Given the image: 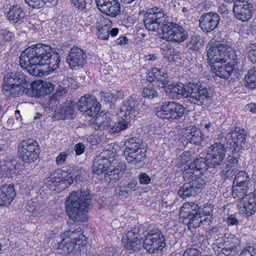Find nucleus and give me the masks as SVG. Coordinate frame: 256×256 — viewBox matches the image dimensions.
Returning a JSON list of instances; mask_svg holds the SVG:
<instances>
[{
  "label": "nucleus",
  "mask_w": 256,
  "mask_h": 256,
  "mask_svg": "<svg viewBox=\"0 0 256 256\" xmlns=\"http://www.w3.org/2000/svg\"><path fill=\"white\" fill-rule=\"evenodd\" d=\"M122 249L120 247L110 246L107 248L106 252L108 256H120Z\"/></svg>",
  "instance_id": "nucleus-54"
},
{
  "label": "nucleus",
  "mask_w": 256,
  "mask_h": 256,
  "mask_svg": "<svg viewBox=\"0 0 256 256\" xmlns=\"http://www.w3.org/2000/svg\"><path fill=\"white\" fill-rule=\"evenodd\" d=\"M96 18V28L97 29L110 28L112 26V22L108 18L98 14L95 16Z\"/></svg>",
  "instance_id": "nucleus-44"
},
{
  "label": "nucleus",
  "mask_w": 256,
  "mask_h": 256,
  "mask_svg": "<svg viewBox=\"0 0 256 256\" xmlns=\"http://www.w3.org/2000/svg\"><path fill=\"white\" fill-rule=\"evenodd\" d=\"M147 80L154 86L162 88L169 98L172 100L184 98L191 104L198 106L208 104L210 94L206 85L201 82L192 80L186 85L182 83L169 84L168 76L165 70L157 68L148 72Z\"/></svg>",
  "instance_id": "nucleus-1"
},
{
  "label": "nucleus",
  "mask_w": 256,
  "mask_h": 256,
  "mask_svg": "<svg viewBox=\"0 0 256 256\" xmlns=\"http://www.w3.org/2000/svg\"><path fill=\"white\" fill-rule=\"evenodd\" d=\"M32 88L33 94L40 97L51 92L54 86L50 82L39 80L32 82Z\"/></svg>",
  "instance_id": "nucleus-32"
},
{
  "label": "nucleus",
  "mask_w": 256,
  "mask_h": 256,
  "mask_svg": "<svg viewBox=\"0 0 256 256\" xmlns=\"http://www.w3.org/2000/svg\"><path fill=\"white\" fill-rule=\"evenodd\" d=\"M226 221L228 226H237V225L238 224V219L236 218V215L234 214H231L228 216Z\"/></svg>",
  "instance_id": "nucleus-62"
},
{
  "label": "nucleus",
  "mask_w": 256,
  "mask_h": 256,
  "mask_svg": "<svg viewBox=\"0 0 256 256\" xmlns=\"http://www.w3.org/2000/svg\"><path fill=\"white\" fill-rule=\"evenodd\" d=\"M218 40L220 44L218 46L224 47V49L227 50L228 52L234 54V52H235L232 47V40L228 36L227 34L224 32H220L219 34Z\"/></svg>",
  "instance_id": "nucleus-37"
},
{
  "label": "nucleus",
  "mask_w": 256,
  "mask_h": 256,
  "mask_svg": "<svg viewBox=\"0 0 256 256\" xmlns=\"http://www.w3.org/2000/svg\"><path fill=\"white\" fill-rule=\"evenodd\" d=\"M220 21V16L214 12L204 14L199 18V26L206 34L214 30L218 26Z\"/></svg>",
  "instance_id": "nucleus-18"
},
{
  "label": "nucleus",
  "mask_w": 256,
  "mask_h": 256,
  "mask_svg": "<svg viewBox=\"0 0 256 256\" xmlns=\"http://www.w3.org/2000/svg\"><path fill=\"white\" fill-rule=\"evenodd\" d=\"M187 135L185 138L186 140L190 144L198 145L200 144L204 138V136L199 128L196 126H192L191 128L186 130Z\"/></svg>",
  "instance_id": "nucleus-34"
},
{
  "label": "nucleus",
  "mask_w": 256,
  "mask_h": 256,
  "mask_svg": "<svg viewBox=\"0 0 256 256\" xmlns=\"http://www.w3.org/2000/svg\"><path fill=\"white\" fill-rule=\"evenodd\" d=\"M110 152L108 150H104L94 158L92 167L94 174L99 176L108 170L111 165L110 158L108 156Z\"/></svg>",
  "instance_id": "nucleus-19"
},
{
  "label": "nucleus",
  "mask_w": 256,
  "mask_h": 256,
  "mask_svg": "<svg viewBox=\"0 0 256 256\" xmlns=\"http://www.w3.org/2000/svg\"><path fill=\"white\" fill-rule=\"evenodd\" d=\"M72 4L80 10H83L86 8V0H70Z\"/></svg>",
  "instance_id": "nucleus-61"
},
{
  "label": "nucleus",
  "mask_w": 256,
  "mask_h": 256,
  "mask_svg": "<svg viewBox=\"0 0 256 256\" xmlns=\"http://www.w3.org/2000/svg\"><path fill=\"white\" fill-rule=\"evenodd\" d=\"M122 173L118 168H115L108 172L104 176V178L108 182H115L122 176Z\"/></svg>",
  "instance_id": "nucleus-45"
},
{
  "label": "nucleus",
  "mask_w": 256,
  "mask_h": 256,
  "mask_svg": "<svg viewBox=\"0 0 256 256\" xmlns=\"http://www.w3.org/2000/svg\"><path fill=\"white\" fill-rule=\"evenodd\" d=\"M110 28L97 29L98 38L101 40H107L109 38Z\"/></svg>",
  "instance_id": "nucleus-56"
},
{
  "label": "nucleus",
  "mask_w": 256,
  "mask_h": 256,
  "mask_svg": "<svg viewBox=\"0 0 256 256\" xmlns=\"http://www.w3.org/2000/svg\"><path fill=\"white\" fill-rule=\"evenodd\" d=\"M226 246L218 253L219 256H236L240 249V242L238 238L234 235L228 236Z\"/></svg>",
  "instance_id": "nucleus-24"
},
{
  "label": "nucleus",
  "mask_w": 256,
  "mask_h": 256,
  "mask_svg": "<svg viewBox=\"0 0 256 256\" xmlns=\"http://www.w3.org/2000/svg\"><path fill=\"white\" fill-rule=\"evenodd\" d=\"M174 102H166L162 104L160 110L156 111V116L162 119H172L173 115Z\"/></svg>",
  "instance_id": "nucleus-35"
},
{
  "label": "nucleus",
  "mask_w": 256,
  "mask_h": 256,
  "mask_svg": "<svg viewBox=\"0 0 256 256\" xmlns=\"http://www.w3.org/2000/svg\"><path fill=\"white\" fill-rule=\"evenodd\" d=\"M122 242L124 248L126 250L129 251L130 253H134L138 250L141 247L142 242L140 241L128 240L122 239Z\"/></svg>",
  "instance_id": "nucleus-42"
},
{
  "label": "nucleus",
  "mask_w": 256,
  "mask_h": 256,
  "mask_svg": "<svg viewBox=\"0 0 256 256\" xmlns=\"http://www.w3.org/2000/svg\"><path fill=\"white\" fill-rule=\"evenodd\" d=\"M75 106V102L66 101L59 108L55 110V112H56L60 114L62 119H71L74 114Z\"/></svg>",
  "instance_id": "nucleus-33"
},
{
  "label": "nucleus",
  "mask_w": 256,
  "mask_h": 256,
  "mask_svg": "<svg viewBox=\"0 0 256 256\" xmlns=\"http://www.w3.org/2000/svg\"><path fill=\"white\" fill-rule=\"evenodd\" d=\"M218 141L211 146V152L206 156L210 168H218L222 164L226 156V148L223 144Z\"/></svg>",
  "instance_id": "nucleus-13"
},
{
  "label": "nucleus",
  "mask_w": 256,
  "mask_h": 256,
  "mask_svg": "<svg viewBox=\"0 0 256 256\" xmlns=\"http://www.w3.org/2000/svg\"><path fill=\"white\" fill-rule=\"evenodd\" d=\"M86 56L84 52L77 46H73L67 56L66 60L72 70H76L86 62Z\"/></svg>",
  "instance_id": "nucleus-23"
},
{
  "label": "nucleus",
  "mask_w": 256,
  "mask_h": 256,
  "mask_svg": "<svg viewBox=\"0 0 256 256\" xmlns=\"http://www.w3.org/2000/svg\"><path fill=\"white\" fill-rule=\"evenodd\" d=\"M138 188V182L135 180H129L122 182L120 183L119 189L116 191V194L124 197H128L132 194L133 192Z\"/></svg>",
  "instance_id": "nucleus-31"
},
{
  "label": "nucleus",
  "mask_w": 256,
  "mask_h": 256,
  "mask_svg": "<svg viewBox=\"0 0 256 256\" xmlns=\"http://www.w3.org/2000/svg\"><path fill=\"white\" fill-rule=\"evenodd\" d=\"M142 94L144 97H147L149 98H153L158 96V92L153 87L149 85L143 88Z\"/></svg>",
  "instance_id": "nucleus-51"
},
{
  "label": "nucleus",
  "mask_w": 256,
  "mask_h": 256,
  "mask_svg": "<svg viewBox=\"0 0 256 256\" xmlns=\"http://www.w3.org/2000/svg\"><path fill=\"white\" fill-rule=\"evenodd\" d=\"M66 211L69 218L74 222H84L86 213L90 208L91 198L88 190L72 192L67 200Z\"/></svg>",
  "instance_id": "nucleus-4"
},
{
  "label": "nucleus",
  "mask_w": 256,
  "mask_h": 256,
  "mask_svg": "<svg viewBox=\"0 0 256 256\" xmlns=\"http://www.w3.org/2000/svg\"><path fill=\"white\" fill-rule=\"evenodd\" d=\"M143 21L146 29L156 32L160 38L166 41L180 42L188 38V32L182 26L166 22L164 10L159 7L148 8L144 14Z\"/></svg>",
  "instance_id": "nucleus-3"
},
{
  "label": "nucleus",
  "mask_w": 256,
  "mask_h": 256,
  "mask_svg": "<svg viewBox=\"0 0 256 256\" xmlns=\"http://www.w3.org/2000/svg\"><path fill=\"white\" fill-rule=\"evenodd\" d=\"M240 64L227 62L226 64L223 66L220 64L214 65L212 70L216 76L227 80L232 74L236 75L238 73Z\"/></svg>",
  "instance_id": "nucleus-22"
},
{
  "label": "nucleus",
  "mask_w": 256,
  "mask_h": 256,
  "mask_svg": "<svg viewBox=\"0 0 256 256\" xmlns=\"http://www.w3.org/2000/svg\"><path fill=\"white\" fill-rule=\"evenodd\" d=\"M248 48L250 59L252 63L256 64V43L250 44Z\"/></svg>",
  "instance_id": "nucleus-57"
},
{
  "label": "nucleus",
  "mask_w": 256,
  "mask_h": 256,
  "mask_svg": "<svg viewBox=\"0 0 256 256\" xmlns=\"http://www.w3.org/2000/svg\"><path fill=\"white\" fill-rule=\"evenodd\" d=\"M101 98L105 102L110 103L111 105H113L116 101V96L115 94L110 92H101L100 93Z\"/></svg>",
  "instance_id": "nucleus-50"
},
{
  "label": "nucleus",
  "mask_w": 256,
  "mask_h": 256,
  "mask_svg": "<svg viewBox=\"0 0 256 256\" xmlns=\"http://www.w3.org/2000/svg\"><path fill=\"white\" fill-rule=\"evenodd\" d=\"M86 170L82 168L74 170L70 168L68 170H63L62 176L64 178V183L70 186L72 184L74 180L79 181L86 180Z\"/></svg>",
  "instance_id": "nucleus-25"
},
{
  "label": "nucleus",
  "mask_w": 256,
  "mask_h": 256,
  "mask_svg": "<svg viewBox=\"0 0 256 256\" xmlns=\"http://www.w3.org/2000/svg\"><path fill=\"white\" fill-rule=\"evenodd\" d=\"M240 210L241 212L245 214L247 216H250L256 211V196L254 194L250 193L248 196L242 200L240 204Z\"/></svg>",
  "instance_id": "nucleus-27"
},
{
  "label": "nucleus",
  "mask_w": 256,
  "mask_h": 256,
  "mask_svg": "<svg viewBox=\"0 0 256 256\" xmlns=\"http://www.w3.org/2000/svg\"><path fill=\"white\" fill-rule=\"evenodd\" d=\"M14 186L4 184L0 186V206H8L16 196Z\"/></svg>",
  "instance_id": "nucleus-26"
},
{
  "label": "nucleus",
  "mask_w": 256,
  "mask_h": 256,
  "mask_svg": "<svg viewBox=\"0 0 256 256\" xmlns=\"http://www.w3.org/2000/svg\"><path fill=\"white\" fill-rule=\"evenodd\" d=\"M244 78L247 87L251 89L256 88V66L248 70Z\"/></svg>",
  "instance_id": "nucleus-39"
},
{
  "label": "nucleus",
  "mask_w": 256,
  "mask_h": 256,
  "mask_svg": "<svg viewBox=\"0 0 256 256\" xmlns=\"http://www.w3.org/2000/svg\"><path fill=\"white\" fill-rule=\"evenodd\" d=\"M186 112L185 108L179 103L174 102L172 120H178L182 117Z\"/></svg>",
  "instance_id": "nucleus-46"
},
{
  "label": "nucleus",
  "mask_w": 256,
  "mask_h": 256,
  "mask_svg": "<svg viewBox=\"0 0 256 256\" xmlns=\"http://www.w3.org/2000/svg\"><path fill=\"white\" fill-rule=\"evenodd\" d=\"M233 234H224V236L222 238H216L212 246L214 251L217 252V254L218 255V253H221V250L224 248L226 241L228 240V236H232Z\"/></svg>",
  "instance_id": "nucleus-43"
},
{
  "label": "nucleus",
  "mask_w": 256,
  "mask_h": 256,
  "mask_svg": "<svg viewBox=\"0 0 256 256\" xmlns=\"http://www.w3.org/2000/svg\"><path fill=\"white\" fill-rule=\"evenodd\" d=\"M240 256H256V248L254 246H246L242 250Z\"/></svg>",
  "instance_id": "nucleus-55"
},
{
  "label": "nucleus",
  "mask_w": 256,
  "mask_h": 256,
  "mask_svg": "<svg viewBox=\"0 0 256 256\" xmlns=\"http://www.w3.org/2000/svg\"><path fill=\"white\" fill-rule=\"evenodd\" d=\"M66 237L70 238V240L74 241L76 243H81V244L82 243L83 238H84V236L82 234L81 230L79 228H76L72 231L71 230H66Z\"/></svg>",
  "instance_id": "nucleus-41"
},
{
  "label": "nucleus",
  "mask_w": 256,
  "mask_h": 256,
  "mask_svg": "<svg viewBox=\"0 0 256 256\" xmlns=\"http://www.w3.org/2000/svg\"><path fill=\"white\" fill-rule=\"evenodd\" d=\"M138 98L135 94H132L124 100L120 110V114L124 118L122 120H126L130 124V120L134 119L138 114Z\"/></svg>",
  "instance_id": "nucleus-12"
},
{
  "label": "nucleus",
  "mask_w": 256,
  "mask_h": 256,
  "mask_svg": "<svg viewBox=\"0 0 256 256\" xmlns=\"http://www.w3.org/2000/svg\"><path fill=\"white\" fill-rule=\"evenodd\" d=\"M90 126L96 130H106L110 134H115L126 130L128 127L129 122L120 120L114 122L106 115H99Z\"/></svg>",
  "instance_id": "nucleus-9"
},
{
  "label": "nucleus",
  "mask_w": 256,
  "mask_h": 256,
  "mask_svg": "<svg viewBox=\"0 0 256 256\" xmlns=\"http://www.w3.org/2000/svg\"><path fill=\"white\" fill-rule=\"evenodd\" d=\"M250 178L249 175L244 171H240L236 174L233 182L234 184L248 186Z\"/></svg>",
  "instance_id": "nucleus-40"
},
{
  "label": "nucleus",
  "mask_w": 256,
  "mask_h": 256,
  "mask_svg": "<svg viewBox=\"0 0 256 256\" xmlns=\"http://www.w3.org/2000/svg\"><path fill=\"white\" fill-rule=\"evenodd\" d=\"M122 240L141 242L142 238L140 236L138 230L134 228L130 230H128L126 233V237H123Z\"/></svg>",
  "instance_id": "nucleus-47"
},
{
  "label": "nucleus",
  "mask_w": 256,
  "mask_h": 256,
  "mask_svg": "<svg viewBox=\"0 0 256 256\" xmlns=\"http://www.w3.org/2000/svg\"><path fill=\"white\" fill-rule=\"evenodd\" d=\"M211 216H205L200 215V219L199 220L200 227L202 226L209 225L211 222H210Z\"/></svg>",
  "instance_id": "nucleus-63"
},
{
  "label": "nucleus",
  "mask_w": 256,
  "mask_h": 256,
  "mask_svg": "<svg viewBox=\"0 0 256 256\" xmlns=\"http://www.w3.org/2000/svg\"><path fill=\"white\" fill-rule=\"evenodd\" d=\"M49 181L52 183L58 182L61 180L64 182V178L61 175L60 176V171L58 170H53L51 172L50 176L48 177Z\"/></svg>",
  "instance_id": "nucleus-52"
},
{
  "label": "nucleus",
  "mask_w": 256,
  "mask_h": 256,
  "mask_svg": "<svg viewBox=\"0 0 256 256\" xmlns=\"http://www.w3.org/2000/svg\"><path fill=\"white\" fill-rule=\"evenodd\" d=\"M60 55L54 48L42 43L28 47L20 57V66L34 76L39 74L38 66L46 64L49 71H54L60 67Z\"/></svg>",
  "instance_id": "nucleus-2"
},
{
  "label": "nucleus",
  "mask_w": 256,
  "mask_h": 256,
  "mask_svg": "<svg viewBox=\"0 0 256 256\" xmlns=\"http://www.w3.org/2000/svg\"><path fill=\"white\" fill-rule=\"evenodd\" d=\"M18 152L24 164L34 162L39 158L40 148L36 140L28 139L22 140L19 144Z\"/></svg>",
  "instance_id": "nucleus-10"
},
{
  "label": "nucleus",
  "mask_w": 256,
  "mask_h": 256,
  "mask_svg": "<svg viewBox=\"0 0 256 256\" xmlns=\"http://www.w3.org/2000/svg\"><path fill=\"white\" fill-rule=\"evenodd\" d=\"M248 186L234 184L232 186V196L234 198L238 200H244L246 197L248 196Z\"/></svg>",
  "instance_id": "nucleus-38"
},
{
  "label": "nucleus",
  "mask_w": 256,
  "mask_h": 256,
  "mask_svg": "<svg viewBox=\"0 0 256 256\" xmlns=\"http://www.w3.org/2000/svg\"><path fill=\"white\" fill-rule=\"evenodd\" d=\"M8 16L10 21L12 22L16 25H19L24 22L26 13L20 6H13L10 7Z\"/></svg>",
  "instance_id": "nucleus-30"
},
{
  "label": "nucleus",
  "mask_w": 256,
  "mask_h": 256,
  "mask_svg": "<svg viewBox=\"0 0 256 256\" xmlns=\"http://www.w3.org/2000/svg\"><path fill=\"white\" fill-rule=\"evenodd\" d=\"M60 97L57 95H53L46 102L45 106L50 110H56L58 108V105L60 104Z\"/></svg>",
  "instance_id": "nucleus-49"
},
{
  "label": "nucleus",
  "mask_w": 256,
  "mask_h": 256,
  "mask_svg": "<svg viewBox=\"0 0 256 256\" xmlns=\"http://www.w3.org/2000/svg\"><path fill=\"white\" fill-rule=\"evenodd\" d=\"M183 206L180 212V215L184 218V222L188 224L189 228L200 227L198 223L200 214L198 212V205L191 203Z\"/></svg>",
  "instance_id": "nucleus-14"
},
{
  "label": "nucleus",
  "mask_w": 256,
  "mask_h": 256,
  "mask_svg": "<svg viewBox=\"0 0 256 256\" xmlns=\"http://www.w3.org/2000/svg\"><path fill=\"white\" fill-rule=\"evenodd\" d=\"M98 9L112 18H116L120 12L118 0H95Z\"/></svg>",
  "instance_id": "nucleus-20"
},
{
  "label": "nucleus",
  "mask_w": 256,
  "mask_h": 256,
  "mask_svg": "<svg viewBox=\"0 0 256 256\" xmlns=\"http://www.w3.org/2000/svg\"><path fill=\"white\" fill-rule=\"evenodd\" d=\"M85 146L84 144L81 142L76 144L74 146V150L76 155L82 154L84 150Z\"/></svg>",
  "instance_id": "nucleus-64"
},
{
  "label": "nucleus",
  "mask_w": 256,
  "mask_h": 256,
  "mask_svg": "<svg viewBox=\"0 0 256 256\" xmlns=\"http://www.w3.org/2000/svg\"><path fill=\"white\" fill-rule=\"evenodd\" d=\"M52 77L55 80V81L57 82L58 84H62L64 88L69 86V84L70 83L69 81L70 80H72L71 78L69 80L66 76L62 74L61 72L60 74H56V73H55Z\"/></svg>",
  "instance_id": "nucleus-48"
},
{
  "label": "nucleus",
  "mask_w": 256,
  "mask_h": 256,
  "mask_svg": "<svg viewBox=\"0 0 256 256\" xmlns=\"http://www.w3.org/2000/svg\"><path fill=\"white\" fill-rule=\"evenodd\" d=\"M25 77L21 72H11L4 76L2 90L7 96L22 94L25 90Z\"/></svg>",
  "instance_id": "nucleus-5"
},
{
  "label": "nucleus",
  "mask_w": 256,
  "mask_h": 256,
  "mask_svg": "<svg viewBox=\"0 0 256 256\" xmlns=\"http://www.w3.org/2000/svg\"><path fill=\"white\" fill-rule=\"evenodd\" d=\"M233 12L235 18L242 22L250 20L254 12L252 4L244 1H237L234 3Z\"/></svg>",
  "instance_id": "nucleus-17"
},
{
  "label": "nucleus",
  "mask_w": 256,
  "mask_h": 256,
  "mask_svg": "<svg viewBox=\"0 0 256 256\" xmlns=\"http://www.w3.org/2000/svg\"><path fill=\"white\" fill-rule=\"evenodd\" d=\"M81 247H84L81 243H76L70 240V238L66 236L62 238L60 242L58 243V249L62 250L64 253L74 252V254L80 251Z\"/></svg>",
  "instance_id": "nucleus-28"
},
{
  "label": "nucleus",
  "mask_w": 256,
  "mask_h": 256,
  "mask_svg": "<svg viewBox=\"0 0 256 256\" xmlns=\"http://www.w3.org/2000/svg\"><path fill=\"white\" fill-rule=\"evenodd\" d=\"M183 256H202L200 250L196 248H188L184 253Z\"/></svg>",
  "instance_id": "nucleus-60"
},
{
  "label": "nucleus",
  "mask_w": 256,
  "mask_h": 256,
  "mask_svg": "<svg viewBox=\"0 0 256 256\" xmlns=\"http://www.w3.org/2000/svg\"><path fill=\"white\" fill-rule=\"evenodd\" d=\"M208 60L211 64L216 65L222 62H234L236 64L242 62V56L240 52H234L232 54L228 52L224 47L215 46L210 48L208 51Z\"/></svg>",
  "instance_id": "nucleus-7"
},
{
  "label": "nucleus",
  "mask_w": 256,
  "mask_h": 256,
  "mask_svg": "<svg viewBox=\"0 0 256 256\" xmlns=\"http://www.w3.org/2000/svg\"><path fill=\"white\" fill-rule=\"evenodd\" d=\"M124 154L128 162L138 164L146 158V146L139 137H131L124 142Z\"/></svg>",
  "instance_id": "nucleus-6"
},
{
  "label": "nucleus",
  "mask_w": 256,
  "mask_h": 256,
  "mask_svg": "<svg viewBox=\"0 0 256 256\" xmlns=\"http://www.w3.org/2000/svg\"><path fill=\"white\" fill-rule=\"evenodd\" d=\"M139 182L140 184H148L150 183L151 178L146 173H140L138 176Z\"/></svg>",
  "instance_id": "nucleus-59"
},
{
  "label": "nucleus",
  "mask_w": 256,
  "mask_h": 256,
  "mask_svg": "<svg viewBox=\"0 0 256 256\" xmlns=\"http://www.w3.org/2000/svg\"><path fill=\"white\" fill-rule=\"evenodd\" d=\"M166 238L158 228L150 229L144 234L142 246L150 253L157 252L166 246Z\"/></svg>",
  "instance_id": "nucleus-8"
},
{
  "label": "nucleus",
  "mask_w": 256,
  "mask_h": 256,
  "mask_svg": "<svg viewBox=\"0 0 256 256\" xmlns=\"http://www.w3.org/2000/svg\"><path fill=\"white\" fill-rule=\"evenodd\" d=\"M16 169H18V166L16 159H7L0 162V176L2 177L11 176L12 174L15 173Z\"/></svg>",
  "instance_id": "nucleus-29"
},
{
  "label": "nucleus",
  "mask_w": 256,
  "mask_h": 256,
  "mask_svg": "<svg viewBox=\"0 0 256 256\" xmlns=\"http://www.w3.org/2000/svg\"><path fill=\"white\" fill-rule=\"evenodd\" d=\"M26 4L34 8L42 7L46 4L45 0H24Z\"/></svg>",
  "instance_id": "nucleus-53"
},
{
  "label": "nucleus",
  "mask_w": 256,
  "mask_h": 256,
  "mask_svg": "<svg viewBox=\"0 0 256 256\" xmlns=\"http://www.w3.org/2000/svg\"><path fill=\"white\" fill-rule=\"evenodd\" d=\"M209 164L207 162V157H200L196 158L193 162H191L189 166L190 170H196L204 171L208 169ZM190 172H192L190 171Z\"/></svg>",
  "instance_id": "nucleus-36"
},
{
  "label": "nucleus",
  "mask_w": 256,
  "mask_h": 256,
  "mask_svg": "<svg viewBox=\"0 0 256 256\" xmlns=\"http://www.w3.org/2000/svg\"><path fill=\"white\" fill-rule=\"evenodd\" d=\"M205 184V180L202 178L197 177L192 182L186 183L181 186L178 194L182 198L194 196L200 192Z\"/></svg>",
  "instance_id": "nucleus-16"
},
{
  "label": "nucleus",
  "mask_w": 256,
  "mask_h": 256,
  "mask_svg": "<svg viewBox=\"0 0 256 256\" xmlns=\"http://www.w3.org/2000/svg\"><path fill=\"white\" fill-rule=\"evenodd\" d=\"M212 210L210 205L202 206V207L198 206V212L205 216H210Z\"/></svg>",
  "instance_id": "nucleus-58"
},
{
  "label": "nucleus",
  "mask_w": 256,
  "mask_h": 256,
  "mask_svg": "<svg viewBox=\"0 0 256 256\" xmlns=\"http://www.w3.org/2000/svg\"><path fill=\"white\" fill-rule=\"evenodd\" d=\"M77 106L78 110L89 116H94L100 110V105L94 96L86 95L82 96Z\"/></svg>",
  "instance_id": "nucleus-15"
},
{
  "label": "nucleus",
  "mask_w": 256,
  "mask_h": 256,
  "mask_svg": "<svg viewBox=\"0 0 256 256\" xmlns=\"http://www.w3.org/2000/svg\"><path fill=\"white\" fill-rule=\"evenodd\" d=\"M239 152L232 151V155L228 156L226 160L221 166L220 174L222 176L230 177L240 168L238 161L240 157Z\"/></svg>",
  "instance_id": "nucleus-21"
},
{
  "label": "nucleus",
  "mask_w": 256,
  "mask_h": 256,
  "mask_svg": "<svg viewBox=\"0 0 256 256\" xmlns=\"http://www.w3.org/2000/svg\"><path fill=\"white\" fill-rule=\"evenodd\" d=\"M247 132L243 128L236 127L228 132L225 137V140L230 145V148L236 152H240L246 144Z\"/></svg>",
  "instance_id": "nucleus-11"
}]
</instances>
